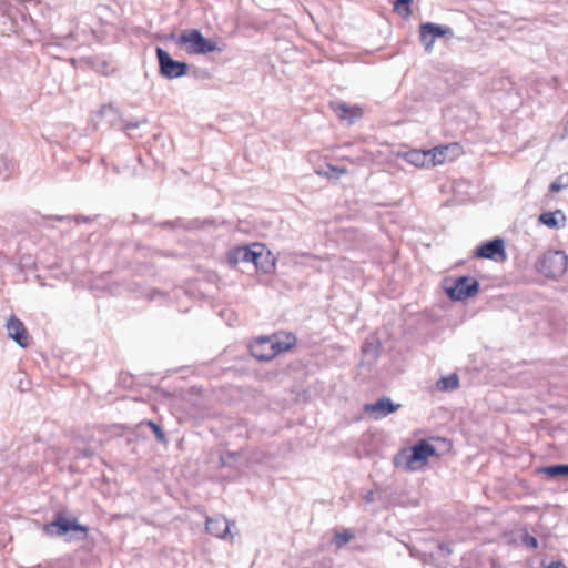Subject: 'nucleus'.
<instances>
[{"label": "nucleus", "instance_id": "nucleus-23", "mask_svg": "<svg viewBox=\"0 0 568 568\" xmlns=\"http://www.w3.org/2000/svg\"><path fill=\"white\" fill-rule=\"evenodd\" d=\"M413 0H395L394 11L403 18H408L412 13L410 4Z\"/></svg>", "mask_w": 568, "mask_h": 568}, {"label": "nucleus", "instance_id": "nucleus-31", "mask_svg": "<svg viewBox=\"0 0 568 568\" xmlns=\"http://www.w3.org/2000/svg\"><path fill=\"white\" fill-rule=\"evenodd\" d=\"M94 455V450L90 447L79 450V456L83 458H91Z\"/></svg>", "mask_w": 568, "mask_h": 568}, {"label": "nucleus", "instance_id": "nucleus-8", "mask_svg": "<svg viewBox=\"0 0 568 568\" xmlns=\"http://www.w3.org/2000/svg\"><path fill=\"white\" fill-rule=\"evenodd\" d=\"M445 291L452 301H465L478 293L479 283L473 277L459 276L455 278L453 285L447 286Z\"/></svg>", "mask_w": 568, "mask_h": 568}, {"label": "nucleus", "instance_id": "nucleus-40", "mask_svg": "<svg viewBox=\"0 0 568 568\" xmlns=\"http://www.w3.org/2000/svg\"><path fill=\"white\" fill-rule=\"evenodd\" d=\"M566 130L568 131V123H567V128H566Z\"/></svg>", "mask_w": 568, "mask_h": 568}, {"label": "nucleus", "instance_id": "nucleus-29", "mask_svg": "<svg viewBox=\"0 0 568 568\" xmlns=\"http://www.w3.org/2000/svg\"><path fill=\"white\" fill-rule=\"evenodd\" d=\"M115 113H116V109L112 104H104L100 109V114L102 116H108L110 114H115Z\"/></svg>", "mask_w": 568, "mask_h": 568}, {"label": "nucleus", "instance_id": "nucleus-5", "mask_svg": "<svg viewBox=\"0 0 568 568\" xmlns=\"http://www.w3.org/2000/svg\"><path fill=\"white\" fill-rule=\"evenodd\" d=\"M568 266V255L560 250H550L537 261L536 270L547 278L558 280Z\"/></svg>", "mask_w": 568, "mask_h": 568}, {"label": "nucleus", "instance_id": "nucleus-2", "mask_svg": "<svg viewBox=\"0 0 568 568\" xmlns=\"http://www.w3.org/2000/svg\"><path fill=\"white\" fill-rule=\"evenodd\" d=\"M436 455V448L428 442L422 439L410 449H403L394 457L396 467L407 471L418 470L425 466L428 458Z\"/></svg>", "mask_w": 568, "mask_h": 568}, {"label": "nucleus", "instance_id": "nucleus-33", "mask_svg": "<svg viewBox=\"0 0 568 568\" xmlns=\"http://www.w3.org/2000/svg\"><path fill=\"white\" fill-rule=\"evenodd\" d=\"M139 125H140V123H139V122L128 121V122H125V123H124V126H123V128H124L125 130H130V129H138V128H139Z\"/></svg>", "mask_w": 568, "mask_h": 568}, {"label": "nucleus", "instance_id": "nucleus-12", "mask_svg": "<svg viewBox=\"0 0 568 568\" xmlns=\"http://www.w3.org/2000/svg\"><path fill=\"white\" fill-rule=\"evenodd\" d=\"M8 337L14 341L20 347L26 348L30 344V335L23 324L16 315H11L6 323Z\"/></svg>", "mask_w": 568, "mask_h": 568}, {"label": "nucleus", "instance_id": "nucleus-10", "mask_svg": "<svg viewBox=\"0 0 568 568\" xmlns=\"http://www.w3.org/2000/svg\"><path fill=\"white\" fill-rule=\"evenodd\" d=\"M264 248V245L260 243L234 247L227 253V262L231 266H236L239 263L254 264L255 260L261 258V252H263Z\"/></svg>", "mask_w": 568, "mask_h": 568}, {"label": "nucleus", "instance_id": "nucleus-22", "mask_svg": "<svg viewBox=\"0 0 568 568\" xmlns=\"http://www.w3.org/2000/svg\"><path fill=\"white\" fill-rule=\"evenodd\" d=\"M239 457H240V454L237 452L222 453L219 458V466L222 468L223 467L235 468Z\"/></svg>", "mask_w": 568, "mask_h": 568}, {"label": "nucleus", "instance_id": "nucleus-7", "mask_svg": "<svg viewBox=\"0 0 568 568\" xmlns=\"http://www.w3.org/2000/svg\"><path fill=\"white\" fill-rule=\"evenodd\" d=\"M155 54L159 64V73L169 80L179 79L187 74L189 64L174 60L170 53L161 47H156Z\"/></svg>", "mask_w": 568, "mask_h": 568}, {"label": "nucleus", "instance_id": "nucleus-30", "mask_svg": "<svg viewBox=\"0 0 568 568\" xmlns=\"http://www.w3.org/2000/svg\"><path fill=\"white\" fill-rule=\"evenodd\" d=\"M523 541L527 547H530L532 549H536L538 547V540L534 536L526 535L523 538Z\"/></svg>", "mask_w": 568, "mask_h": 568}, {"label": "nucleus", "instance_id": "nucleus-26", "mask_svg": "<svg viewBox=\"0 0 568 568\" xmlns=\"http://www.w3.org/2000/svg\"><path fill=\"white\" fill-rule=\"evenodd\" d=\"M353 538V534L351 530H344L342 532H336L333 539V542L337 548L343 547Z\"/></svg>", "mask_w": 568, "mask_h": 568}, {"label": "nucleus", "instance_id": "nucleus-38", "mask_svg": "<svg viewBox=\"0 0 568 568\" xmlns=\"http://www.w3.org/2000/svg\"><path fill=\"white\" fill-rule=\"evenodd\" d=\"M57 219L58 220H64V219H70V216H58Z\"/></svg>", "mask_w": 568, "mask_h": 568}, {"label": "nucleus", "instance_id": "nucleus-19", "mask_svg": "<svg viewBox=\"0 0 568 568\" xmlns=\"http://www.w3.org/2000/svg\"><path fill=\"white\" fill-rule=\"evenodd\" d=\"M458 386H459V378H458V375L455 373H453L448 376L440 377L436 383L437 389L442 390V392L454 390V389H457Z\"/></svg>", "mask_w": 568, "mask_h": 568}, {"label": "nucleus", "instance_id": "nucleus-39", "mask_svg": "<svg viewBox=\"0 0 568 568\" xmlns=\"http://www.w3.org/2000/svg\"><path fill=\"white\" fill-rule=\"evenodd\" d=\"M356 112H357V118L361 115V110L359 108L356 109Z\"/></svg>", "mask_w": 568, "mask_h": 568}, {"label": "nucleus", "instance_id": "nucleus-37", "mask_svg": "<svg viewBox=\"0 0 568 568\" xmlns=\"http://www.w3.org/2000/svg\"><path fill=\"white\" fill-rule=\"evenodd\" d=\"M260 351L267 352V346L266 345L261 346Z\"/></svg>", "mask_w": 568, "mask_h": 568}, {"label": "nucleus", "instance_id": "nucleus-3", "mask_svg": "<svg viewBox=\"0 0 568 568\" xmlns=\"http://www.w3.org/2000/svg\"><path fill=\"white\" fill-rule=\"evenodd\" d=\"M174 39L176 44L185 47L190 54H207L224 50V45L220 47L215 41L206 39L197 29H186Z\"/></svg>", "mask_w": 568, "mask_h": 568}, {"label": "nucleus", "instance_id": "nucleus-21", "mask_svg": "<svg viewBox=\"0 0 568 568\" xmlns=\"http://www.w3.org/2000/svg\"><path fill=\"white\" fill-rule=\"evenodd\" d=\"M540 471L550 478L565 477L568 476V464L545 466Z\"/></svg>", "mask_w": 568, "mask_h": 568}, {"label": "nucleus", "instance_id": "nucleus-35", "mask_svg": "<svg viewBox=\"0 0 568 568\" xmlns=\"http://www.w3.org/2000/svg\"><path fill=\"white\" fill-rule=\"evenodd\" d=\"M101 67H102V69H103V70H101V72H102L103 74L108 75V74H109V71H108V67H109V65H108V63H106L105 61H102V62H101ZM98 70L100 71V69H98Z\"/></svg>", "mask_w": 568, "mask_h": 568}, {"label": "nucleus", "instance_id": "nucleus-34", "mask_svg": "<svg viewBox=\"0 0 568 568\" xmlns=\"http://www.w3.org/2000/svg\"><path fill=\"white\" fill-rule=\"evenodd\" d=\"M439 550L443 551V552H446L447 555H449L452 552L450 548L448 545L446 544H440L438 546Z\"/></svg>", "mask_w": 568, "mask_h": 568}, {"label": "nucleus", "instance_id": "nucleus-24", "mask_svg": "<svg viewBox=\"0 0 568 568\" xmlns=\"http://www.w3.org/2000/svg\"><path fill=\"white\" fill-rule=\"evenodd\" d=\"M14 171V162L6 155L0 154V175L8 179Z\"/></svg>", "mask_w": 568, "mask_h": 568}, {"label": "nucleus", "instance_id": "nucleus-28", "mask_svg": "<svg viewBox=\"0 0 568 568\" xmlns=\"http://www.w3.org/2000/svg\"><path fill=\"white\" fill-rule=\"evenodd\" d=\"M568 186V176L566 178V181L564 182V176H559L549 186V190L551 192H559L562 189Z\"/></svg>", "mask_w": 568, "mask_h": 568}, {"label": "nucleus", "instance_id": "nucleus-4", "mask_svg": "<svg viewBox=\"0 0 568 568\" xmlns=\"http://www.w3.org/2000/svg\"><path fill=\"white\" fill-rule=\"evenodd\" d=\"M43 531L51 537H62L69 532H75V540H85L89 528L80 524L75 517L67 518L62 513H57L52 521L44 524Z\"/></svg>", "mask_w": 568, "mask_h": 568}, {"label": "nucleus", "instance_id": "nucleus-1", "mask_svg": "<svg viewBox=\"0 0 568 568\" xmlns=\"http://www.w3.org/2000/svg\"><path fill=\"white\" fill-rule=\"evenodd\" d=\"M296 344V337L292 333L284 334L283 339L278 335L260 336L251 345V355L262 362H268L276 355L290 351Z\"/></svg>", "mask_w": 568, "mask_h": 568}, {"label": "nucleus", "instance_id": "nucleus-17", "mask_svg": "<svg viewBox=\"0 0 568 568\" xmlns=\"http://www.w3.org/2000/svg\"><path fill=\"white\" fill-rule=\"evenodd\" d=\"M566 217L561 210L544 212L539 215V222L550 229H559L565 224Z\"/></svg>", "mask_w": 568, "mask_h": 568}, {"label": "nucleus", "instance_id": "nucleus-25", "mask_svg": "<svg viewBox=\"0 0 568 568\" xmlns=\"http://www.w3.org/2000/svg\"><path fill=\"white\" fill-rule=\"evenodd\" d=\"M347 172L346 168L343 165H326V171H324V174L328 179H338L341 175L345 174Z\"/></svg>", "mask_w": 568, "mask_h": 568}, {"label": "nucleus", "instance_id": "nucleus-6", "mask_svg": "<svg viewBox=\"0 0 568 568\" xmlns=\"http://www.w3.org/2000/svg\"><path fill=\"white\" fill-rule=\"evenodd\" d=\"M449 146H437L432 150L423 151V150H410L405 153V160L417 166H435L437 164H443L446 161V152Z\"/></svg>", "mask_w": 568, "mask_h": 568}, {"label": "nucleus", "instance_id": "nucleus-18", "mask_svg": "<svg viewBox=\"0 0 568 568\" xmlns=\"http://www.w3.org/2000/svg\"><path fill=\"white\" fill-rule=\"evenodd\" d=\"M254 266L257 271L270 274L275 271V258L270 251L266 253L263 251L261 252V258L254 261Z\"/></svg>", "mask_w": 568, "mask_h": 568}, {"label": "nucleus", "instance_id": "nucleus-20", "mask_svg": "<svg viewBox=\"0 0 568 568\" xmlns=\"http://www.w3.org/2000/svg\"><path fill=\"white\" fill-rule=\"evenodd\" d=\"M202 224L203 223H201L199 220H193L186 225V224H184L183 220L180 217L174 221H163V222L158 223V225L163 229L183 227V229H187V230L197 229V227L202 226Z\"/></svg>", "mask_w": 568, "mask_h": 568}, {"label": "nucleus", "instance_id": "nucleus-27", "mask_svg": "<svg viewBox=\"0 0 568 568\" xmlns=\"http://www.w3.org/2000/svg\"><path fill=\"white\" fill-rule=\"evenodd\" d=\"M145 425L149 426L155 438L160 442V443H165L166 442V436H165V433L164 430L161 428L160 425H158L156 423L152 422V420H148L145 422Z\"/></svg>", "mask_w": 568, "mask_h": 568}, {"label": "nucleus", "instance_id": "nucleus-15", "mask_svg": "<svg viewBox=\"0 0 568 568\" xmlns=\"http://www.w3.org/2000/svg\"><path fill=\"white\" fill-rule=\"evenodd\" d=\"M205 529L212 536L225 538L230 532V524L224 516L207 517L205 521Z\"/></svg>", "mask_w": 568, "mask_h": 568}, {"label": "nucleus", "instance_id": "nucleus-14", "mask_svg": "<svg viewBox=\"0 0 568 568\" xmlns=\"http://www.w3.org/2000/svg\"><path fill=\"white\" fill-rule=\"evenodd\" d=\"M379 356V343L375 337L367 338L362 345L361 366H372Z\"/></svg>", "mask_w": 568, "mask_h": 568}, {"label": "nucleus", "instance_id": "nucleus-13", "mask_svg": "<svg viewBox=\"0 0 568 568\" xmlns=\"http://www.w3.org/2000/svg\"><path fill=\"white\" fill-rule=\"evenodd\" d=\"M505 252L504 241L501 239L490 240L480 245L475 253L479 258H495L496 255H501Z\"/></svg>", "mask_w": 568, "mask_h": 568}, {"label": "nucleus", "instance_id": "nucleus-11", "mask_svg": "<svg viewBox=\"0 0 568 568\" xmlns=\"http://www.w3.org/2000/svg\"><path fill=\"white\" fill-rule=\"evenodd\" d=\"M400 407V404H395L389 397L384 396L375 403L365 404L363 409L369 418L378 420L397 412Z\"/></svg>", "mask_w": 568, "mask_h": 568}, {"label": "nucleus", "instance_id": "nucleus-32", "mask_svg": "<svg viewBox=\"0 0 568 568\" xmlns=\"http://www.w3.org/2000/svg\"><path fill=\"white\" fill-rule=\"evenodd\" d=\"M544 568H567L562 561H550L547 565H544Z\"/></svg>", "mask_w": 568, "mask_h": 568}, {"label": "nucleus", "instance_id": "nucleus-16", "mask_svg": "<svg viewBox=\"0 0 568 568\" xmlns=\"http://www.w3.org/2000/svg\"><path fill=\"white\" fill-rule=\"evenodd\" d=\"M329 106L341 120H346L348 124L355 122V106H351L339 100L332 101Z\"/></svg>", "mask_w": 568, "mask_h": 568}, {"label": "nucleus", "instance_id": "nucleus-36", "mask_svg": "<svg viewBox=\"0 0 568 568\" xmlns=\"http://www.w3.org/2000/svg\"><path fill=\"white\" fill-rule=\"evenodd\" d=\"M74 219H75L77 223H80V222H88V221L90 220L89 217H87V216H82V215H80V216H75Z\"/></svg>", "mask_w": 568, "mask_h": 568}, {"label": "nucleus", "instance_id": "nucleus-9", "mask_svg": "<svg viewBox=\"0 0 568 568\" xmlns=\"http://www.w3.org/2000/svg\"><path fill=\"white\" fill-rule=\"evenodd\" d=\"M454 31L450 27L433 22L419 26V39L426 52H430L437 38L452 39Z\"/></svg>", "mask_w": 568, "mask_h": 568}]
</instances>
